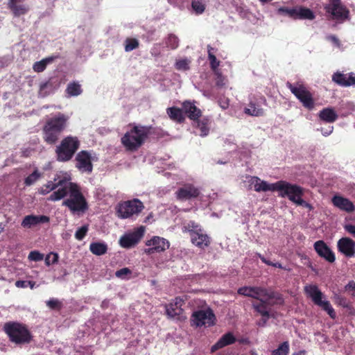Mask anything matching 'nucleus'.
Wrapping results in <instances>:
<instances>
[{
    "instance_id": "f257e3e1",
    "label": "nucleus",
    "mask_w": 355,
    "mask_h": 355,
    "mask_svg": "<svg viewBox=\"0 0 355 355\" xmlns=\"http://www.w3.org/2000/svg\"><path fill=\"white\" fill-rule=\"evenodd\" d=\"M47 199L52 202L64 199L62 206L67 207L72 214H83L88 209L87 200L77 184H69L67 187L57 189Z\"/></svg>"
},
{
    "instance_id": "f03ea898",
    "label": "nucleus",
    "mask_w": 355,
    "mask_h": 355,
    "mask_svg": "<svg viewBox=\"0 0 355 355\" xmlns=\"http://www.w3.org/2000/svg\"><path fill=\"white\" fill-rule=\"evenodd\" d=\"M68 120L69 117L62 113L49 119L43 128L44 141L50 144H55L66 128Z\"/></svg>"
},
{
    "instance_id": "7ed1b4c3",
    "label": "nucleus",
    "mask_w": 355,
    "mask_h": 355,
    "mask_svg": "<svg viewBox=\"0 0 355 355\" xmlns=\"http://www.w3.org/2000/svg\"><path fill=\"white\" fill-rule=\"evenodd\" d=\"M149 133L148 128L135 125L121 138V143L130 151L137 150L144 142Z\"/></svg>"
},
{
    "instance_id": "20e7f679",
    "label": "nucleus",
    "mask_w": 355,
    "mask_h": 355,
    "mask_svg": "<svg viewBox=\"0 0 355 355\" xmlns=\"http://www.w3.org/2000/svg\"><path fill=\"white\" fill-rule=\"evenodd\" d=\"M275 191L279 192V196L287 197L291 202L297 205L311 208V205L302 198L303 189L300 186L280 180L277 182Z\"/></svg>"
},
{
    "instance_id": "39448f33",
    "label": "nucleus",
    "mask_w": 355,
    "mask_h": 355,
    "mask_svg": "<svg viewBox=\"0 0 355 355\" xmlns=\"http://www.w3.org/2000/svg\"><path fill=\"white\" fill-rule=\"evenodd\" d=\"M80 147V141L77 137L68 136L64 138L56 147L57 160L62 162L69 161Z\"/></svg>"
},
{
    "instance_id": "423d86ee",
    "label": "nucleus",
    "mask_w": 355,
    "mask_h": 355,
    "mask_svg": "<svg viewBox=\"0 0 355 355\" xmlns=\"http://www.w3.org/2000/svg\"><path fill=\"white\" fill-rule=\"evenodd\" d=\"M182 231L184 232H189L192 243L200 249H205L211 243L210 237L194 221L191 220L185 223L182 227Z\"/></svg>"
},
{
    "instance_id": "0eeeda50",
    "label": "nucleus",
    "mask_w": 355,
    "mask_h": 355,
    "mask_svg": "<svg viewBox=\"0 0 355 355\" xmlns=\"http://www.w3.org/2000/svg\"><path fill=\"white\" fill-rule=\"evenodd\" d=\"M306 295L311 299L313 303L321 307L329 315L334 319L336 316L334 308L330 302L324 298L323 293L318 286L314 284L306 285L304 288Z\"/></svg>"
},
{
    "instance_id": "6e6552de",
    "label": "nucleus",
    "mask_w": 355,
    "mask_h": 355,
    "mask_svg": "<svg viewBox=\"0 0 355 355\" xmlns=\"http://www.w3.org/2000/svg\"><path fill=\"white\" fill-rule=\"evenodd\" d=\"M144 203L137 198L120 202L116 209L119 218L122 219L136 218L144 210Z\"/></svg>"
},
{
    "instance_id": "1a4fd4ad",
    "label": "nucleus",
    "mask_w": 355,
    "mask_h": 355,
    "mask_svg": "<svg viewBox=\"0 0 355 355\" xmlns=\"http://www.w3.org/2000/svg\"><path fill=\"white\" fill-rule=\"evenodd\" d=\"M286 87L306 109L309 110L314 109L315 103L313 95L304 84L299 82L295 84L287 82Z\"/></svg>"
},
{
    "instance_id": "9d476101",
    "label": "nucleus",
    "mask_w": 355,
    "mask_h": 355,
    "mask_svg": "<svg viewBox=\"0 0 355 355\" xmlns=\"http://www.w3.org/2000/svg\"><path fill=\"white\" fill-rule=\"evenodd\" d=\"M98 157L93 150H81L75 157V167L81 173L89 175L93 171V162H97Z\"/></svg>"
},
{
    "instance_id": "9b49d317",
    "label": "nucleus",
    "mask_w": 355,
    "mask_h": 355,
    "mask_svg": "<svg viewBox=\"0 0 355 355\" xmlns=\"http://www.w3.org/2000/svg\"><path fill=\"white\" fill-rule=\"evenodd\" d=\"M238 293L260 302L270 301L276 297L275 292L261 286H243L239 288Z\"/></svg>"
},
{
    "instance_id": "f8f14e48",
    "label": "nucleus",
    "mask_w": 355,
    "mask_h": 355,
    "mask_svg": "<svg viewBox=\"0 0 355 355\" xmlns=\"http://www.w3.org/2000/svg\"><path fill=\"white\" fill-rule=\"evenodd\" d=\"M4 329L11 341L17 343H28L31 335L27 329L19 323H8L4 326Z\"/></svg>"
},
{
    "instance_id": "ddd939ff",
    "label": "nucleus",
    "mask_w": 355,
    "mask_h": 355,
    "mask_svg": "<svg viewBox=\"0 0 355 355\" xmlns=\"http://www.w3.org/2000/svg\"><path fill=\"white\" fill-rule=\"evenodd\" d=\"M324 10L331 19L338 21H345L349 16L348 8L343 4L341 0H328L324 6Z\"/></svg>"
},
{
    "instance_id": "4468645a",
    "label": "nucleus",
    "mask_w": 355,
    "mask_h": 355,
    "mask_svg": "<svg viewBox=\"0 0 355 355\" xmlns=\"http://www.w3.org/2000/svg\"><path fill=\"white\" fill-rule=\"evenodd\" d=\"M145 233V227L140 226L122 235L119 241V245L123 248L135 247L142 239Z\"/></svg>"
},
{
    "instance_id": "2eb2a0df",
    "label": "nucleus",
    "mask_w": 355,
    "mask_h": 355,
    "mask_svg": "<svg viewBox=\"0 0 355 355\" xmlns=\"http://www.w3.org/2000/svg\"><path fill=\"white\" fill-rule=\"evenodd\" d=\"M215 315L211 310H202L194 312L191 316L192 325L196 327H210L214 324Z\"/></svg>"
},
{
    "instance_id": "dca6fc26",
    "label": "nucleus",
    "mask_w": 355,
    "mask_h": 355,
    "mask_svg": "<svg viewBox=\"0 0 355 355\" xmlns=\"http://www.w3.org/2000/svg\"><path fill=\"white\" fill-rule=\"evenodd\" d=\"M146 245L148 248L145 249V253L148 254L153 253H159L168 249L170 247L169 241L158 236H154L146 242Z\"/></svg>"
},
{
    "instance_id": "f3484780",
    "label": "nucleus",
    "mask_w": 355,
    "mask_h": 355,
    "mask_svg": "<svg viewBox=\"0 0 355 355\" xmlns=\"http://www.w3.org/2000/svg\"><path fill=\"white\" fill-rule=\"evenodd\" d=\"M339 252L347 258L355 256V241L349 237H342L337 241Z\"/></svg>"
},
{
    "instance_id": "a211bd4d",
    "label": "nucleus",
    "mask_w": 355,
    "mask_h": 355,
    "mask_svg": "<svg viewBox=\"0 0 355 355\" xmlns=\"http://www.w3.org/2000/svg\"><path fill=\"white\" fill-rule=\"evenodd\" d=\"M313 247L314 250L320 257L329 263H334L335 261L336 256L334 252L324 241H317L315 242Z\"/></svg>"
},
{
    "instance_id": "6ab92c4d",
    "label": "nucleus",
    "mask_w": 355,
    "mask_h": 355,
    "mask_svg": "<svg viewBox=\"0 0 355 355\" xmlns=\"http://www.w3.org/2000/svg\"><path fill=\"white\" fill-rule=\"evenodd\" d=\"M200 193L199 188L191 184H187L180 188L175 193L176 197L180 200H187L198 197Z\"/></svg>"
},
{
    "instance_id": "aec40b11",
    "label": "nucleus",
    "mask_w": 355,
    "mask_h": 355,
    "mask_svg": "<svg viewBox=\"0 0 355 355\" xmlns=\"http://www.w3.org/2000/svg\"><path fill=\"white\" fill-rule=\"evenodd\" d=\"M50 220L49 216L44 215H28L21 221V226L24 228H31L40 224L48 223Z\"/></svg>"
},
{
    "instance_id": "412c9836",
    "label": "nucleus",
    "mask_w": 355,
    "mask_h": 355,
    "mask_svg": "<svg viewBox=\"0 0 355 355\" xmlns=\"http://www.w3.org/2000/svg\"><path fill=\"white\" fill-rule=\"evenodd\" d=\"M331 202L336 207L347 213L353 212L355 210L353 202L343 196L336 195L332 198Z\"/></svg>"
},
{
    "instance_id": "4be33fe9",
    "label": "nucleus",
    "mask_w": 355,
    "mask_h": 355,
    "mask_svg": "<svg viewBox=\"0 0 355 355\" xmlns=\"http://www.w3.org/2000/svg\"><path fill=\"white\" fill-rule=\"evenodd\" d=\"M53 180L58 187V189L67 187L69 184H75L71 181V174L69 172L63 171H58L53 178Z\"/></svg>"
},
{
    "instance_id": "5701e85b",
    "label": "nucleus",
    "mask_w": 355,
    "mask_h": 355,
    "mask_svg": "<svg viewBox=\"0 0 355 355\" xmlns=\"http://www.w3.org/2000/svg\"><path fill=\"white\" fill-rule=\"evenodd\" d=\"M183 302L182 299L180 297H175L173 302L166 305L165 308L167 315L171 318L180 315L182 312V305Z\"/></svg>"
},
{
    "instance_id": "b1692460",
    "label": "nucleus",
    "mask_w": 355,
    "mask_h": 355,
    "mask_svg": "<svg viewBox=\"0 0 355 355\" xmlns=\"http://www.w3.org/2000/svg\"><path fill=\"white\" fill-rule=\"evenodd\" d=\"M332 80L341 86H350L355 84L354 73L343 74L337 72L333 75Z\"/></svg>"
},
{
    "instance_id": "393cba45",
    "label": "nucleus",
    "mask_w": 355,
    "mask_h": 355,
    "mask_svg": "<svg viewBox=\"0 0 355 355\" xmlns=\"http://www.w3.org/2000/svg\"><path fill=\"white\" fill-rule=\"evenodd\" d=\"M24 0H9L8 8L15 16H20L26 14L28 8L24 4Z\"/></svg>"
},
{
    "instance_id": "a878e982",
    "label": "nucleus",
    "mask_w": 355,
    "mask_h": 355,
    "mask_svg": "<svg viewBox=\"0 0 355 355\" xmlns=\"http://www.w3.org/2000/svg\"><path fill=\"white\" fill-rule=\"evenodd\" d=\"M236 338L233 334L228 332L224 334L211 348V352H214L220 348H223L227 345L234 343Z\"/></svg>"
},
{
    "instance_id": "bb28decb",
    "label": "nucleus",
    "mask_w": 355,
    "mask_h": 355,
    "mask_svg": "<svg viewBox=\"0 0 355 355\" xmlns=\"http://www.w3.org/2000/svg\"><path fill=\"white\" fill-rule=\"evenodd\" d=\"M182 108L188 117L194 121L200 116L201 111L193 103L185 101L182 104Z\"/></svg>"
},
{
    "instance_id": "cd10ccee",
    "label": "nucleus",
    "mask_w": 355,
    "mask_h": 355,
    "mask_svg": "<svg viewBox=\"0 0 355 355\" xmlns=\"http://www.w3.org/2000/svg\"><path fill=\"white\" fill-rule=\"evenodd\" d=\"M320 120L326 123H333L338 119V114L333 108L322 109L318 114Z\"/></svg>"
},
{
    "instance_id": "c85d7f7f",
    "label": "nucleus",
    "mask_w": 355,
    "mask_h": 355,
    "mask_svg": "<svg viewBox=\"0 0 355 355\" xmlns=\"http://www.w3.org/2000/svg\"><path fill=\"white\" fill-rule=\"evenodd\" d=\"M211 120L209 118L205 117L201 119H197L194 121V125L200 130L199 135L201 137L208 135L210 128Z\"/></svg>"
},
{
    "instance_id": "c756f323",
    "label": "nucleus",
    "mask_w": 355,
    "mask_h": 355,
    "mask_svg": "<svg viewBox=\"0 0 355 355\" xmlns=\"http://www.w3.org/2000/svg\"><path fill=\"white\" fill-rule=\"evenodd\" d=\"M257 182H255L254 189L257 192L261 191H275L277 182L275 183H268L266 181L261 180L257 177Z\"/></svg>"
},
{
    "instance_id": "7c9ffc66",
    "label": "nucleus",
    "mask_w": 355,
    "mask_h": 355,
    "mask_svg": "<svg viewBox=\"0 0 355 355\" xmlns=\"http://www.w3.org/2000/svg\"><path fill=\"white\" fill-rule=\"evenodd\" d=\"M270 305L269 301H266L260 302V303H254L252 306L262 317H265V321H268L270 318Z\"/></svg>"
},
{
    "instance_id": "2f4dec72",
    "label": "nucleus",
    "mask_w": 355,
    "mask_h": 355,
    "mask_svg": "<svg viewBox=\"0 0 355 355\" xmlns=\"http://www.w3.org/2000/svg\"><path fill=\"white\" fill-rule=\"evenodd\" d=\"M243 112L245 114L252 116H260L264 114L261 106L252 101L244 108Z\"/></svg>"
},
{
    "instance_id": "473e14b6",
    "label": "nucleus",
    "mask_w": 355,
    "mask_h": 355,
    "mask_svg": "<svg viewBox=\"0 0 355 355\" xmlns=\"http://www.w3.org/2000/svg\"><path fill=\"white\" fill-rule=\"evenodd\" d=\"M57 58V56L52 55L37 61L33 64V69L37 73L42 72L46 69V66L52 63Z\"/></svg>"
},
{
    "instance_id": "72a5a7b5",
    "label": "nucleus",
    "mask_w": 355,
    "mask_h": 355,
    "mask_svg": "<svg viewBox=\"0 0 355 355\" xmlns=\"http://www.w3.org/2000/svg\"><path fill=\"white\" fill-rule=\"evenodd\" d=\"M90 251L95 255L105 254L107 251V245L105 242H93L89 245Z\"/></svg>"
},
{
    "instance_id": "f704fd0d",
    "label": "nucleus",
    "mask_w": 355,
    "mask_h": 355,
    "mask_svg": "<svg viewBox=\"0 0 355 355\" xmlns=\"http://www.w3.org/2000/svg\"><path fill=\"white\" fill-rule=\"evenodd\" d=\"M166 113L171 120L178 123H181L184 120L182 111L180 108L175 107H168L166 110Z\"/></svg>"
},
{
    "instance_id": "c9c22d12",
    "label": "nucleus",
    "mask_w": 355,
    "mask_h": 355,
    "mask_svg": "<svg viewBox=\"0 0 355 355\" xmlns=\"http://www.w3.org/2000/svg\"><path fill=\"white\" fill-rule=\"evenodd\" d=\"M315 18V15L312 10L303 7H296V17L295 19H310Z\"/></svg>"
},
{
    "instance_id": "e433bc0d",
    "label": "nucleus",
    "mask_w": 355,
    "mask_h": 355,
    "mask_svg": "<svg viewBox=\"0 0 355 355\" xmlns=\"http://www.w3.org/2000/svg\"><path fill=\"white\" fill-rule=\"evenodd\" d=\"M58 189L55 181H49L46 184H44L39 189V193L42 195H46L51 191H55Z\"/></svg>"
},
{
    "instance_id": "4c0bfd02",
    "label": "nucleus",
    "mask_w": 355,
    "mask_h": 355,
    "mask_svg": "<svg viewBox=\"0 0 355 355\" xmlns=\"http://www.w3.org/2000/svg\"><path fill=\"white\" fill-rule=\"evenodd\" d=\"M66 91L69 96H76L82 93L80 85L77 83H69Z\"/></svg>"
},
{
    "instance_id": "58836bf2",
    "label": "nucleus",
    "mask_w": 355,
    "mask_h": 355,
    "mask_svg": "<svg viewBox=\"0 0 355 355\" xmlns=\"http://www.w3.org/2000/svg\"><path fill=\"white\" fill-rule=\"evenodd\" d=\"M214 49L208 46V58L210 62V66L214 72L219 71L218 67L220 65V62L216 59V56L213 54L212 51Z\"/></svg>"
},
{
    "instance_id": "ea45409f",
    "label": "nucleus",
    "mask_w": 355,
    "mask_h": 355,
    "mask_svg": "<svg viewBox=\"0 0 355 355\" xmlns=\"http://www.w3.org/2000/svg\"><path fill=\"white\" fill-rule=\"evenodd\" d=\"M165 44L168 48L175 49L179 46V39L176 35L169 34L166 39Z\"/></svg>"
},
{
    "instance_id": "a19ab883",
    "label": "nucleus",
    "mask_w": 355,
    "mask_h": 355,
    "mask_svg": "<svg viewBox=\"0 0 355 355\" xmlns=\"http://www.w3.org/2000/svg\"><path fill=\"white\" fill-rule=\"evenodd\" d=\"M333 299L338 305L343 306L344 308H347L349 306V302L345 297L342 295L340 293L336 292L333 293Z\"/></svg>"
},
{
    "instance_id": "79ce46f5",
    "label": "nucleus",
    "mask_w": 355,
    "mask_h": 355,
    "mask_svg": "<svg viewBox=\"0 0 355 355\" xmlns=\"http://www.w3.org/2000/svg\"><path fill=\"white\" fill-rule=\"evenodd\" d=\"M279 14L287 15L293 19L296 17V7H281L277 10Z\"/></svg>"
},
{
    "instance_id": "37998d69",
    "label": "nucleus",
    "mask_w": 355,
    "mask_h": 355,
    "mask_svg": "<svg viewBox=\"0 0 355 355\" xmlns=\"http://www.w3.org/2000/svg\"><path fill=\"white\" fill-rule=\"evenodd\" d=\"M191 7L196 14H202L205 9L203 0H192Z\"/></svg>"
},
{
    "instance_id": "c03bdc74",
    "label": "nucleus",
    "mask_w": 355,
    "mask_h": 355,
    "mask_svg": "<svg viewBox=\"0 0 355 355\" xmlns=\"http://www.w3.org/2000/svg\"><path fill=\"white\" fill-rule=\"evenodd\" d=\"M139 46V41L135 38H127L125 41V51L130 52Z\"/></svg>"
},
{
    "instance_id": "a18cd8bd",
    "label": "nucleus",
    "mask_w": 355,
    "mask_h": 355,
    "mask_svg": "<svg viewBox=\"0 0 355 355\" xmlns=\"http://www.w3.org/2000/svg\"><path fill=\"white\" fill-rule=\"evenodd\" d=\"M191 63V60L188 58H184L178 60L175 62V68L179 71H187L189 69V64Z\"/></svg>"
},
{
    "instance_id": "49530a36",
    "label": "nucleus",
    "mask_w": 355,
    "mask_h": 355,
    "mask_svg": "<svg viewBox=\"0 0 355 355\" xmlns=\"http://www.w3.org/2000/svg\"><path fill=\"white\" fill-rule=\"evenodd\" d=\"M40 177L41 173L36 169L25 179L24 182L26 185L31 186L34 184Z\"/></svg>"
},
{
    "instance_id": "de8ad7c7",
    "label": "nucleus",
    "mask_w": 355,
    "mask_h": 355,
    "mask_svg": "<svg viewBox=\"0 0 355 355\" xmlns=\"http://www.w3.org/2000/svg\"><path fill=\"white\" fill-rule=\"evenodd\" d=\"M289 350V345L287 342L281 344L279 347L273 350V355H287Z\"/></svg>"
},
{
    "instance_id": "09e8293b",
    "label": "nucleus",
    "mask_w": 355,
    "mask_h": 355,
    "mask_svg": "<svg viewBox=\"0 0 355 355\" xmlns=\"http://www.w3.org/2000/svg\"><path fill=\"white\" fill-rule=\"evenodd\" d=\"M131 275V270L128 268H123L115 272V275L122 279H129Z\"/></svg>"
},
{
    "instance_id": "8fccbe9b",
    "label": "nucleus",
    "mask_w": 355,
    "mask_h": 355,
    "mask_svg": "<svg viewBox=\"0 0 355 355\" xmlns=\"http://www.w3.org/2000/svg\"><path fill=\"white\" fill-rule=\"evenodd\" d=\"M257 181L258 180L257 176L246 175L243 182L248 189H252L254 188L255 182H257Z\"/></svg>"
},
{
    "instance_id": "3c124183",
    "label": "nucleus",
    "mask_w": 355,
    "mask_h": 355,
    "mask_svg": "<svg viewBox=\"0 0 355 355\" xmlns=\"http://www.w3.org/2000/svg\"><path fill=\"white\" fill-rule=\"evenodd\" d=\"M216 76V85L218 87H222L225 85L226 78L223 76L220 71L214 72Z\"/></svg>"
},
{
    "instance_id": "603ef678",
    "label": "nucleus",
    "mask_w": 355,
    "mask_h": 355,
    "mask_svg": "<svg viewBox=\"0 0 355 355\" xmlns=\"http://www.w3.org/2000/svg\"><path fill=\"white\" fill-rule=\"evenodd\" d=\"M88 225H87L78 228L75 233V238L78 241L83 240L88 232Z\"/></svg>"
},
{
    "instance_id": "864d4df0",
    "label": "nucleus",
    "mask_w": 355,
    "mask_h": 355,
    "mask_svg": "<svg viewBox=\"0 0 355 355\" xmlns=\"http://www.w3.org/2000/svg\"><path fill=\"white\" fill-rule=\"evenodd\" d=\"M58 261V254L54 252H50L45 258V263L46 266L57 263Z\"/></svg>"
},
{
    "instance_id": "5fc2aeb1",
    "label": "nucleus",
    "mask_w": 355,
    "mask_h": 355,
    "mask_svg": "<svg viewBox=\"0 0 355 355\" xmlns=\"http://www.w3.org/2000/svg\"><path fill=\"white\" fill-rule=\"evenodd\" d=\"M44 259V254L39 251H31L28 254V259L33 261H42Z\"/></svg>"
},
{
    "instance_id": "6e6d98bb",
    "label": "nucleus",
    "mask_w": 355,
    "mask_h": 355,
    "mask_svg": "<svg viewBox=\"0 0 355 355\" xmlns=\"http://www.w3.org/2000/svg\"><path fill=\"white\" fill-rule=\"evenodd\" d=\"M326 39L328 41L331 42L334 46H335L338 49H342L341 42L336 35H327L326 37Z\"/></svg>"
},
{
    "instance_id": "4d7b16f0",
    "label": "nucleus",
    "mask_w": 355,
    "mask_h": 355,
    "mask_svg": "<svg viewBox=\"0 0 355 355\" xmlns=\"http://www.w3.org/2000/svg\"><path fill=\"white\" fill-rule=\"evenodd\" d=\"M46 305L51 309H59L61 307V302L55 298H51L46 302Z\"/></svg>"
},
{
    "instance_id": "13d9d810",
    "label": "nucleus",
    "mask_w": 355,
    "mask_h": 355,
    "mask_svg": "<svg viewBox=\"0 0 355 355\" xmlns=\"http://www.w3.org/2000/svg\"><path fill=\"white\" fill-rule=\"evenodd\" d=\"M51 88V85L47 82L41 83L40 86L39 95L42 97H45L48 93L47 89Z\"/></svg>"
},
{
    "instance_id": "bf43d9fd",
    "label": "nucleus",
    "mask_w": 355,
    "mask_h": 355,
    "mask_svg": "<svg viewBox=\"0 0 355 355\" xmlns=\"http://www.w3.org/2000/svg\"><path fill=\"white\" fill-rule=\"evenodd\" d=\"M345 291L351 295L352 297H355V282L349 281V283L345 285Z\"/></svg>"
},
{
    "instance_id": "052dcab7",
    "label": "nucleus",
    "mask_w": 355,
    "mask_h": 355,
    "mask_svg": "<svg viewBox=\"0 0 355 355\" xmlns=\"http://www.w3.org/2000/svg\"><path fill=\"white\" fill-rule=\"evenodd\" d=\"M343 228L345 230V232H347L349 234L352 235L353 237H355V225H354L347 223L343 226Z\"/></svg>"
},
{
    "instance_id": "680f3d73",
    "label": "nucleus",
    "mask_w": 355,
    "mask_h": 355,
    "mask_svg": "<svg viewBox=\"0 0 355 355\" xmlns=\"http://www.w3.org/2000/svg\"><path fill=\"white\" fill-rule=\"evenodd\" d=\"M320 130L321 131L323 136L327 137L332 133L334 130V126L330 125L327 129L322 128Z\"/></svg>"
},
{
    "instance_id": "e2e57ef3",
    "label": "nucleus",
    "mask_w": 355,
    "mask_h": 355,
    "mask_svg": "<svg viewBox=\"0 0 355 355\" xmlns=\"http://www.w3.org/2000/svg\"><path fill=\"white\" fill-rule=\"evenodd\" d=\"M28 284H30L28 281L19 280L15 282V286L17 288H25L28 287Z\"/></svg>"
},
{
    "instance_id": "0e129e2a",
    "label": "nucleus",
    "mask_w": 355,
    "mask_h": 355,
    "mask_svg": "<svg viewBox=\"0 0 355 355\" xmlns=\"http://www.w3.org/2000/svg\"><path fill=\"white\" fill-rule=\"evenodd\" d=\"M269 266H274V267H276V268H282V269H284V270H288L289 271L290 270V268H287L284 266H283L280 263H273L272 262V264H269Z\"/></svg>"
},
{
    "instance_id": "69168bd1",
    "label": "nucleus",
    "mask_w": 355,
    "mask_h": 355,
    "mask_svg": "<svg viewBox=\"0 0 355 355\" xmlns=\"http://www.w3.org/2000/svg\"><path fill=\"white\" fill-rule=\"evenodd\" d=\"M257 256L259 257V258L261 260V261L264 263H266V265L269 266V264H272V261H269V260H267L263 255H261V254L258 253L257 254Z\"/></svg>"
},
{
    "instance_id": "338daca9",
    "label": "nucleus",
    "mask_w": 355,
    "mask_h": 355,
    "mask_svg": "<svg viewBox=\"0 0 355 355\" xmlns=\"http://www.w3.org/2000/svg\"><path fill=\"white\" fill-rule=\"evenodd\" d=\"M8 65V60L3 58H0V69Z\"/></svg>"
},
{
    "instance_id": "774afa93",
    "label": "nucleus",
    "mask_w": 355,
    "mask_h": 355,
    "mask_svg": "<svg viewBox=\"0 0 355 355\" xmlns=\"http://www.w3.org/2000/svg\"><path fill=\"white\" fill-rule=\"evenodd\" d=\"M228 105H229V103H228L227 100H225V101L220 102V106L224 110L227 108Z\"/></svg>"
}]
</instances>
